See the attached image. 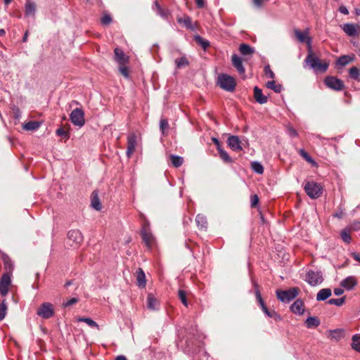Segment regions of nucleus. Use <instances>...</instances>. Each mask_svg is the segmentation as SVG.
I'll return each mask as SVG.
<instances>
[{
  "label": "nucleus",
  "instance_id": "nucleus-1",
  "mask_svg": "<svg viewBox=\"0 0 360 360\" xmlns=\"http://www.w3.org/2000/svg\"><path fill=\"white\" fill-rule=\"evenodd\" d=\"M305 62L316 72H325L328 68V63L321 62L319 58L312 53V51H309Z\"/></svg>",
  "mask_w": 360,
  "mask_h": 360
},
{
  "label": "nucleus",
  "instance_id": "nucleus-2",
  "mask_svg": "<svg viewBox=\"0 0 360 360\" xmlns=\"http://www.w3.org/2000/svg\"><path fill=\"white\" fill-rule=\"evenodd\" d=\"M217 84L221 89L229 92L233 91L236 85L233 77L223 73L219 75Z\"/></svg>",
  "mask_w": 360,
  "mask_h": 360
},
{
  "label": "nucleus",
  "instance_id": "nucleus-3",
  "mask_svg": "<svg viewBox=\"0 0 360 360\" xmlns=\"http://www.w3.org/2000/svg\"><path fill=\"white\" fill-rule=\"evenodd\" d=\"M304 190L311 199L319 198L323 193V187L321 184L313 181H307L304 186Z\"/></svg>",
  "mask_w": 360,
  "mask_h": 360
},
{
  "label": "nucleus",
  "instance_id": "nucleus-4",
  "mask_svg": "<svg viewBox=\"0 0 360 360\" xmlns=\"http://www.w3.org/2000/svg\"><path fill=\"white\" fill-rule=\"evenodd\" d=\"M305 281L311 286H316L323 281V272L321 271L309 270L305 276Z\"/></svg>",
  "mask_w": 360,
  "mask_h": 360
},
{
  "label": "nucleus",
  "instance_id": "nucleus-5",
  "mask_svg": "<svg viewBox=\"0 0 360 360\" xmlns=\"http://www.w3.org/2000/svg\"><path fill=\"white\" fill-rule=\"evenodd\" d=\"M298 295V290L296 288H292L287 290H276L277 298L282 302L289 303L294 300Z\"/></svg>",
  "mask_w": 360,
  "mask_h": 360
},
{
  "label": "nucleus",
  "instance_id": "nucleus-6",
  "mask_svg": "<svg viewBox=\"0 0 360 360\" xmlns=\"http://www.w3.org/2000/svg\"><path fill=\"white\" fill-rule=\"evenodd\" d=\"M70 119L75 126L79 127H83L85 123L84 110L78 108L74 109L70 115Z\"/></svg>",
  "mask_w": 360,
  "mask_h": 360
},
{
  "label": "nucleus",
  "instance_id": "nucleus-7",
  "mask_svg": "<svg viewBox=\"0 0 360 360\" xmlns=\"http://www.w3.org/2000/svg\"><path fill=\"white\" fill-rule=\"evenodd\" d=\"M37 314L44 319H48L54 314L53 306L51 303H42L37 311Z\"/></svg>",
  "mask_w": 360,
  "mask_h": 360
},
{
  "label": "nucleus",
  "instance_id": "nucleus-8",
  "mask_svg": "<svg viewBox=\"0 0 360 360\" xmlns=\"http://www.w3.org/2000/svg\"><path fill=\"white\" fill-rule=\"evenodd\" d=\"M324 84L329 89L338 91H342L345 87L343 82L333 76H327L324 79Z\"/></svg>",
  "mask_w": 360,
  "mask_h": 360
},
{
  "label": "nucleus",
  "instance_id": "nucleus-9",
  "mask_svg": "<svg viewBox=\"0 0 360 360\" xmlns=\"http://www.w3.org/2000/svg\"><path fill=\"white\" fill-rule=\"evenodd\" d=\"M294 32L298 41L301 43L305 42L308 46L309 51H311V38L308 36V29L304 32H301L300 30L295 29Z\"/></svg>",
  "mask_w": 360,
  "mask_h": 360
},
{
  "label": "nucleus",
  "instance_id": "nucleus-10",
  "mask_svg": "<svg viewBox=\"0 0 360 360\" xmlns=\"http://www.w3.org/2000/svg\"><path fill=\"white\" fill-rule=\"evenodd\" d=\"M67 238L69 241H72V244L78 245L83 242L84 238L81 231L78 229H72L68 231Z\"/></svg>",
  "mask_w": 360,
  "mask_h": 360
},
{
  "label": "nucleus",
  "instance_id": "nucleus-11",
  "mask_svg": "<svg viewBox=\"0 0 360 360\" xmlns=\"http://www.w3.org/2000/svg\"><path fill=\"white\" fill-rule=\"evenodd\" d=\"M11 275L4 274L0 280V293L2 296H6L8 292V287L11 283Z\"/></svg>",
  "mask_w": 360,
  "mask_h": 360
},
{
  "label": "nucleus",
  "instance_id": "nucleus-12",
  "mask_svg": "<svg viewBox=\"0 0 360 360\" xmlns=\"http://www.w3.org/2000/svg\"><path fill=\"white\" fill-rule=\"evenodd\" d=\"M342 30L349 37H356L360 34V26L353 23L345 24Z\"/></svg>",
  "mask_w": 360,
  "mask_h": 360
},
{
  "label": "nucleus",
  "instance_id": "nucleus-13",
  "mask_svg": "<svg viewBox=\"0 0 360 360\" xmlns=\"http://www.w3.org/2000/svg\"><path fill=\"white\" fill-rule=\"evenodd\" d=\"M137 145V137L134 133L130 134L127 137V155L129 158L135 151Z\"/></svg>",
  "mask_w": 360,
  "mask_h": 360
},
{
  "label": "nucleus",
  "instance_id": "nucleus-14",
  "mask_svg": "<svg viewBox=\"0 0 360 360\" xmlns=\"http://www.w3.org/2000/svg\"><path fill=\"white\" fill-rule=\"evenodd\" d=\"M227 143L230 148L233 151H241L243 150L241 141L238 136H229L227 140Z\"/></svg>",
  "mask_w": 360,
  "mask_h": 360
},
{
  "label": "nucleus",
  "instance_id": "nucleus-15",
  "mask_svg": "<svg viewBox=\"0 0 360 360\" xmlns=\"http://www.w3.org/2000/svg\"><path fill=\"white\" fill-rule=\"evenodd\" d=\"M358 283L356 278L354 276L346 277L340 282V286L347 290H352Z\"/></svg>",
  "mask_w": 360,
  "mask_h": 360
},
{
  "label": "nucleus",
  "instance_id": "nucleus-16",
  "mask_svg": "<svg viewBox=\"0 0 360 360\" xmlns=\"http://www.w3.org/2000/svg\"><path fill=\"white\" fill-rule=\"evenodd\" d=\"M115 60L120 65H126L129 61V58L125 55L124 52L120 48L114 49Z\"/></svg>",
  "mask_w": 360,
  "mask_h": 360
},
{
  "label": "nucleus",
  "instance_id": "nucleus-17",
  "mask_svg": "<svg viewBox=\"0 0 360 360\" xmlns=\"http://www.w3.org/2000/svg\"><path fill=\"white\" fill-rule=\"evenodd\" d=\"M141 235L146 245L150 248L153 242V236L145 226L141 230Z\"/></svg>",
  "mask_w": 360,
  "mask_h": 360
},
{
  "label": "nucleus",
  "instance_id": "nucleus-18",
  "mask_svg": "<svg viewBox=\"0 0 360 360\" xmlns=\"http://www.w3.org/2000/svg\"><path fill=\"white\" fill-rule=\"evenodd\" d=\"M231 62L239 74L243 75L245 73V70L243 65V60L241 58H240L237 54H233L231 57Z\"/></svg>",
  "mask_w": 360,
  "mask_h": 360
},
{
  "label": "nucleus",
  "instance_id": "nucleus-19",
  "mask_svg": "<svg viewBox=\"0 0 360 360\" xmlns=\"http://www.w3.org/2000/svg\"><path fill=\"white\" fill-rule=\"evenodd\" d=\"M355 60V55H343L340 56L336 60V65L340 67H345Z\"/></svg>",
  "mask_w": 360,
  "mask_h": 360
},
{
  "label": "nucleus",
  "instance_id": "nucleus-20",
  "mask_svg": "<svg viewBox=\"0 0 360 360\" xmlns=\"http://www.w3.org/2000/svg\"><path fill=\"white\" fill-rule=\"evenodd\" d=\"M290 310L294 314H303L304 311L303 302L300 299L296 300L290 306Z\"/></svg>",
  "mask_w": 360,
  "mask_h": 360
},
{
  "label": "nucleus",
  "instance_id": "nucleus-21",
  "mask_svg": "<svg viewBox=\"0 0 360 360\" xmlns=\"http://www.w3.org/2000/svg\"><path fill=\"white\" fill-rule=\"evenodd\" d=\"M254 98L259 104H264L268 101L267 97L263 95L262 89L258 86L254 87Z\"/></svg>",
  "mask_w": 360,
  "mask_h": 360
},
{
  "label": "nucleus",
  "instance_id": "nucleus-22",
  "mask_svg": "<svg viewBox=\"0 0 360 360\" xmlns=\"http://www.w3.org/2000/svg\"><path fill=\"white\" fill-rule=\"evenodd\" d=\"M252 285L254 287V289H255V297H256V299H257V301L258 302V304L259 305V307H261L262 310L263 309H264L265 307H266L262 297V295H261V293H260V291H259V285L257 284V282H255V281L252 280Z\"/></svg>",
  "mask_w": 360,
  "mask_h": 360
},
{
  "label": "nucleus",
  "instance_id": "nucleus-23",
  "mask_svg": "<svg viewBox=\"0 0 360 360\" xmlns=\"http://www.w3.org/2000/svg\"><path fill=\"white\" fill-rule=\"evenodd\" d=\"M1 259L4 262V269L6 270L5 274H12L13 270V264L10 257L5 253H2Z\"/></svg>",
  "mask_w": 360,
  "mask_h": 360
},
{
  "label": "nucleus",
  "instance_id": "nucleus-24",
  "mask_svg": "<svg viewBox=\"0 0 360 360\" xmlns=\"http://www.w3.org/2000/svg\"><path fill=\"white\" fill-rule=\"evenodd\" d=\"M137 285L141 288H144L146 285L145 273L142 269L139 268L136 271Z\"/></svg>",
  "mask_w": 360,
  "mask_h": 360
},
{
  "label": "nucleus",
  "instance_id": "nucleus-25",
  "mask_svg": "<svg viewBox=\"0 0 360 360\" xmlns=\"http://www.w3.org/2000/svg\"><path fill=\"white\" fill-rule=\"evenodd\" d=\"M332 292L330 288H323L316 295L317 301H324L331 296Z\"/></svg>",
  "mask_w": 360,
  "mask_h": 360
},
{
  "label": "nucleus",
  "instance_id": "nucleus-26",
  "mask_svg": "<svg viewBox=\"0 0 360 360\" xmlns=\"http://www.w3.org/2000/svg\"><path fill=\"white\" fill-rule=\"evenodd\" d=\"M25 8L26 16L34 15L36 11V4L34 2L27 1L25 3Z\"/></svg>",
  "mask_w": 360,
  "mask_h": 360
},
{
  "label": "nucleus",
  "instance_id": "nucleus-27",
  "mask_svg": "<svg viewBox=\"0 0 360 360\" xmlns=\"http://www.w3.org/2000/svg\"><path fill=\"white\" fill-rule=\"evenodd\" d=\"M195 221L199 229L206 230L207 222V218L204 215L201 214H197Z\"/></svg>",
  "mask_w": 360,
  "mask_h": 360
},
{
  "label": "nucleus",
  "instance_id": "nucleus-28",
  "mask_svg": "<svg viewBox=\"0 0 360 360\" xmlns=\"http://www.w3.org/2000/svg\"><path fill=\"white\" fill-rule=\"evenodd\" d=\"M239 51L243 56H251L254 53V49L247 44H241L239 46Z\"/></svg>",
  "mask_w": 360,
  "mask_h": 360
},
{
  "label": "nucleus",
  "instance_id": "nucleus-29",
  "mask_svg": "<svg viewBox=\"0 0 360 360\" xmlns=\"http://www.w3.org/2000/svg\"><path fill=\"white\" fill-rule=\"evenodd\" d=\"M158 302L153 296L152 294H149L147 297V307L149 309L155 310L158 309Z\"/></svg>",
  "mask_w": 360,
  "mask_h": 360
},
{
  "label": "nucleus",
  "instance_id": "nucleus-30",
  "mask_svg": "<svg viewBox=\"0 0 360 360\" xmlns=\"http://www.w3.org/2000/svg\"><path fill=\"white\" fill-rule=\"evenodd\" d=\"M305 324L308 328H311L319 326L320 325V321L316 316H309L305 321Z\"/></svg>",
  "mask_w": 360,
  "mask_h": 360
},
{
  "label": "nucleus",
  "instance_id": "nucleus-31",
  "mask_svg": "<svg viewBox=\"0 0 360 360\" xmlns=\"http://www.w3.org/2000/svg\"><path fill=\"white\" fill-rule=\"evenodd\" d=\"M262 311L264 313V314L269 317L274 319L275 321H280L281 320V316L274 310H269L267 307L262 309Z\"/></svg>",
  "mask_w": 360,
  "mask_h": 360
},
{
  "label": "nucleus",
  "instance_id": "nucleus-32",
  "mask_svg": "<svg viewBox=\"0 0 360 360\" xmlns=\"http://www.w3.org/2000/svg\"><path fill=\"white\" fill-rule=\"evenodd\" d=\"M91 206L96 210H101V204L100 202L99 198L98 196V194L96 191H94L91 195Z\"/></svg>",
  "mask_w": 360,
  "mask_h": 360
},
{
  "label": "nucleus",
  "instance_id": "nucleus-33",
  "mask_svg": "<svg viewBox=\"0 0 360 360\" xmlns=\"http://www.w3.org/2000/svg\"><path fill=\"white\" fill-rule=\"evenodd\" d=\"M218 153L219 155V158L226 163H232L233 160L229 156L228 153L224 150L221 147H219L218 148Z\"/></svg>",
  "mask_w": 360,
  "mask_h": 360
},
{
  "label": "nucleus",
  "instance_id": "nucleus-34",
  "mask_svg": "<svg viewBox=\"0 0 360 360\" xmlns=\"http://www.w3.org/2000/svg\"><path fill=\"white\" fill-rule=\"evenodd\" d=\"M194 41L200 45L204 50H206L210 46L209 41L203 39L200 35H195L193 37Z\"/></svg>",
  "mask_w": 360,
  "mask_h": 360
},
{
  "label": "nucleus",
  "instance_id": "nucleus-35",
  "mask_svg": "<svg viewBox=\"0 0 360 360\" xmlns=\"http://www.w3.org/2000/svg\"><path fill=\"white\" fill-rule=\"evenodd\" d=\"M266 86L268 89H272L276 93H280L283 90V86L280 84H276V82L268 81L266 84Z\"/></svg>",
  "mask_w": 360,
  "mask_h": 360
},
{
  "label": "nucleus",
  "instance_id": "nucleus-36",
  "mask_svg": "<svg viewBox=\"0 0 360 360\" xmlns=\"http://www.w3.org/2000/svg\"><path fill=\"white\" fill-rule=\"evenodd\" d=\"M177 21L179 23L183 24L187 29L191 30H194L191 19L189 16H185L184 18H178Z\"/></svg>",
  "mask_w": 360,
  "mask_h": 360
},
{
  "label": "nucleus",
  "instance_id": "nucleus-37",
  "mask_svg": "<svg viewBox=\"0 0 360 360\" xmlns=\"http://www.w3.org/2000/svg\"><path fill=\"white\" fill-rule=\"evenodd\" d=\"M170 160L172 165L174 167H179L181 166L184 162V158L182 157L175 155H170Z\"/></svg>",
  "mask_w": 360,
  "mask_h": 360
},
{
  "label": "nucleus",
  "instance_id": "nucleus-38",
  "mask_svg": "<svg viewBox=\"0 0 360 360\" xmlns=\"http://www.w3.org/2000/svg\"><path fill=\"white\" fill-rule=\"evenodd\" d=\"M40 127V123L37 121H30L25 123L23 126V129L27 131H34Z\"/></svg>",
  "mask_w": 360,
  "mask_h": 360
},
{
  "label": "nucleus",
  "instance_id": "nucleus-39",
  "mask_svg": "<svg viewBox=\"0 0 360 360\" xmlns=\"http://www.w3.org/2000/svg\"><path fill=\"white\" fill-rule=\"evenodd\" d=\"M350 233L351 231H349V229H347V227L342 229L340 233L342 240L347 244H349L352 241V238L349 234Z\"/></svg>",
  "mask_w": 360,
  "mask_h": 360
},
{
  "label": "nucleus",
  "instance_id": "nucleus-40",
  "mask_svg": "<svg viewBox=\"0 0 360 360\" xmlns=\"http://www.w3.org/2000/svg\"><path fill=\"white\" fill-rule=\"evenodd\" d=\"M328 332L331 339L336 341L340 340L343 337V330L342 329L330 330Z\"/></svg>",
  "mask_w": 360,
  "mask_h": 360
},
{
  "label": "nucleus",
  "instance_id": "nucleus-41",
  "mask_svg": "<svg viewBox=\"0 0 360 360\" xmlns=\"http://www.w3.org/2000/svg\"><path fill=\"white\" fill-rule=\"evenodd\" d=\"M352 348L358 352H360V335L355 334L352 336Z\"/></svg>",
  "mask_w": 360,
  "mask_h": 360
},
{
  "label": "nucleus",
  "instance_id": "nucleus-42",
  "mask_svg": "<svg viewBox=\"0 0 360 360\" xmlns=\"http://www.w3.org/2000/svg\"><path fill=\"white\" fill-rule=\"evenodd\" d=\"M349 75L351 79L359 81L360 71L357 67H352L349 70Z\"/></svg>",
  "mask_w": 360,
  "mask_h": 360
},
{
  "label": "nucleus",
  "instance_id": "nucleus-43",
  "mask_svg": "<svg viewBox=\"0 0 360 360\" xmlns=\"http://www.w3.org/2000/svg\"><path fill=\"white\" fill-rule=\"evenodd\" d=\"M154 6L156 8L158 14L161 16L164 19H167L168 17V11L163 10L161 6L158 4L157 1L154 2Z\"/></svg>",
  "mask_w": 360,
  "mask_h": 360
},
{
  "label": "nucleus",
  "instance_id": "nucleus-44",
  "mask_svg": "<svg viewBox=\"0 0 360 360\" xmlns=\"http://www.w3.org/2000/svg\"><path fill=\"white\" fill-rule=\"evenodd\" d=\"M77 321L79 322H84L89 326H90L91 328H96L98 329V325L97 324V323L96 321H94V320H92L91 319H90V318L79 317L77 319Z\"/></svg>",
  "mask_w": 360,
  "mask_h": 360
},
{
  "label": "nucleus",
  "instance_id": "nucleus-45",
  "mask_svg": "<svg viewBox=\"0 0 360 360\" xmlns=\"http://www.w3.org/2000/svg\"><path fill=\"white\" fill-rule=\"evenodd\" d=\"M252 169L257 174H261L264 172V167L261 163L255 161L252 162Z\"/></svg>",
  "mask_w": 360,
  "mask_h": 360
},
{
  "label": "nucleus",
  "instance_id": "nucleus-46",
  "mask_svg": "<svg viewBox=\"0 0 360 360\" xmlns=\"http://www.w3.org/2000/svg\"><path fill=\"white\" fill-rule=\"evenodd\" d=\"M175 63L178 68H181L188 65V60L186 57H181L175 60Z\"/></svg>",
  "mask_w": 360,
  "mask_h": 360
},
{
  "label": "nucleus",
  "instance_id": "nucleus-47",
  "mask_svg": "<svg viewBox=\"0 0 360 360\" xmlns=\"http://www.w3.org/2000/svg\"><path fill=\"white\" fill-rule=\"evenodd\" d=\"M345 297H342L338 298V299H335V298L330 299L328 301V303L330 304H333V305H335L338 307H340L345 303Z\"/></svg>",
  "mask_w": 360,
  "mask_h": 360
},
{
  "label": "nucleus",
  "instance_id": "nucleus-48",
  "mask_svg": "<svg viewBox=\"0 0 360 360\" xmlns=\"http://www.w3.org/2000/svg\"><path fill=\"white\" fill-rule=\"evenodd\" d=\"M7 311V304L5 300H3L1 303H0V321L3 320L6 315Z\"/></svg>",
  "mask_w": 360,
  "mask_h": 360
},
{
  "label": "nucleus",
  "instance_id": "nucleus-49",
  "mask_svg": "<svg viewBox=\"0 0 360 360\" xmlns=\"http://www.w3.org/2000/svg\"><path fill=\"white\" fill-rule=\"evenodd\" d=\"M299 153L307 162L312 163V164L315 163V162L312 159V158L304 149H300L299 151Z\"/></svg>",
  "mask_w": 360,
  "mask_h": 360
},
{
  "label": "nucleus",
  "instance_id": "nucleus-50",
  "mask_svg": "<svg viewBox=\"0 0 360 360\" xmlns=\"http://www.w3.org/2000/svg\"><path fill=\"white\" fill-rule=\"evenodd\" d=\"M178 295H179V298L181 301L182 304L185 307H188V301H187V298H186V292L183 290H179L178 292Z\"/></svg>",
  "mask_w": 360,
  "mask_h": 360
},
{
  "label": "nucleus",
  "instance_id": "nucleus-51",
  "mask_svg": "<svg viewBox=\"0 0 360 360\" xmlns=\"http://www.w3.org/2000/svg\"><path fill=\"white\" fill-rule=\"evenodd\" d=\"M347 229H349V231H356L360 230V221H354L350 224H349L347 226Z\"/></svg>",
  "mask_w": 360,
  "mask_h": 360
},
{
  "label": "nucleus",
  "instance_id": "nucleus-52",
  "mask_svg": "<svg viewBox=\"0 0 360 360\" xmlns=\"http://www.w3.org/2000/svg\"><path fill=\"white\" fill-rule=\"evenodd\" d=\"M160 128L162 133L164 134L165 131L169 128V123L167 119L162 118L160 122Z\"/></svg>",
  "mask_w": 360,
  "mask_h": 360
},
{
  "label": "nucleus",
  "instance_id": "nucleus-53",
  "mask_svg": "<svg viewBox=\"0 0 360 360\" xmlns=\"http://www.w3.org/2000/svg\"><path fill=\"white\" fill-rule=\"evenodd\" d=\"M101 23L103 25H108L112 22V18L110 15L105 14L101 18Z\"/></svg>",
  "mask_w": 360,
  "mask_h": 360
},
{
  "label": "nucleus",
  "instance_id": "nucleus-54",
  "mask_svg": "<svg viewBox=\"0 0 360 360\" xmlns=\"http://www.w3.org/2000/svg\"><path fill=\"white\" fill-rule=\"evenodd\" d=\"M78 302H79V299L78 298L72 297V298L70 299L69 300H68L67 302H63V306L64 307H70V306L77 303Z\"/></svg>",
  "mask_w": 360,
  "mask_h": 360
},
{
  "label": "nucleus",
  "instance_id": "nucleus-55",
  "mask_svg": "<svg viewBox=\"0 0 360 360\" xmlns=\"http://www.w3.org/2000/svg\"><path fill=\"white\" fill-rule=\"evenodd\" d=\"M264 72L266 75V76L271 79L275 78V74L274 72L271 70L269 65H266L264 67Z\"/></svg>",
  "mask_w": 360,
  "mask_h": 360
},
{
  "label": "nucleus",
  "instance_id": "nucleus-56",
  "mask_svg": "<svg viewBox=\"0 0 360 360\" xmlns=\"http://www.w3.org/2000/svg\"><path fill=\"white\" fill-rule=\"evenodd\" d=\"M56 134L59 136H63L66 139L69 138L68 132L65 131L63 128H59L56 130Z\"/></svg>",
  "mask_w": 360,
  "mask_h": 360
},
{
  "label": "nucleus",
  "instance_id": "nucleus-57",
  "mask_svg": "<svg viewBox=\"0 0 360 360\" xmlns=\"http://www.w3.org/2000/svg\"><path fill=\"white\" fill-rule=\"evenodd\" d=\"M259 202V198L257 195H252L250 197V204L252 207H255Z\"/></svg>",
  "mask_w": 360,
  "mask_h": 360
},
{
  "label": "nucleus",
  "instance_id": "nucleus-58",
  "mask_svg": "<svg viewBox=\"0 0 360 360\" xmlns=\"http://www.w3.org/2000/svg\"><path fill=\"white\" fill-rule=\"evenodd\" d=\"M119 70L120 72V73L124 76L125 77H129V74H128V68L127 66H125V65H120V68H119Z\"/></svg>",
  "mask_w": 360,
  "mask_h": 360
},
{
  "label": "nucleus",
  "instance_id": "nucleus-59",
  "mask_svg": "<svg viewBox=\"0 0 360 360\" xmlns=\"http://www.w3.org/2000/svg\"><path fill=\"white\" fill-rule=\"evenodd\" d=\"M288 133L290 137H296L298 136L297 131L292 127L288 128Z\"/></svg>",
  "mask_w": 360,
  "mask_h": 360
},
{
  "label": "nucleus",
  "instance_id": "nucleus-60",
  "mask_svg": "<svg viewBox=\"0 0 360 360\" xmlns=\"http://www.w3.org/2000/svg\"><path fill=\"white\" fill-rule=\"evenodd\" d=\"M268 1L269 0H253V2L257 7H261L265 2Z\"/></svg>",
  "mask_w": 360,
  "mask_h": 360
},
{
  "label": "nucleus",
  "instance_id": "nucleus-61",
  "mask_svg": "<svg viewBox=\"0 0 360 360\" xmlns=\"http://www.w3.org/2000/svg\"><path fill=\"white\" fill-rule=\"evenodd\" d=\"M339 11H340L341 13L344 14V15H348V14H349V11H348V9L347 8V7H346V6H340L339 7Z\"/></svg>",
  "mask_w": 360,
  "mask_h": 360
},
{
  "label": "nucleus",
  "instance_id": "nucleus-62",
  "mask_svg": "<svg viewBox=\"0 0 360 360\" xmlns=\"http://www.w3.org/2000/svg\"><path fill=\"white\" fill-rule=\"evenodd\" d=\"M198 8H202L205 6V0H195Z\"/></svg>",
  "mask_w": 360,
  "mask_h": 360
},
{
  "label": "nucleus",
  "instance_id": "nucleus-63",
  "mask_svg": "<svg viewBox=\"0 0 360 360\" xmlns=\"http://www.w3.org/2000/svg\"><path fill=\"white\" fill-rule=\"evenodd\" d=\"M351 255L355 261L360 262V255L359 253L352 252Z\"/></svg>",
  "mask_w": 360,
  "mask_h": 360
},
{
  "label": "nucleus",
  "instance_id": "nucleus-64",
  "mask_svg": "<svg viewBox=\"0 0 360 360\" xmlns=\"http://www.w3.org/2000/svg\"><path fill=\"white\" fill-rule=\"evenodd\" d=\"M344 292V290L342 288H335L334 289V294L337 296H340L342 295Z\"/></svg>",
  "mask_w": 360,
  "mask_h": 360
}]
</instances>
